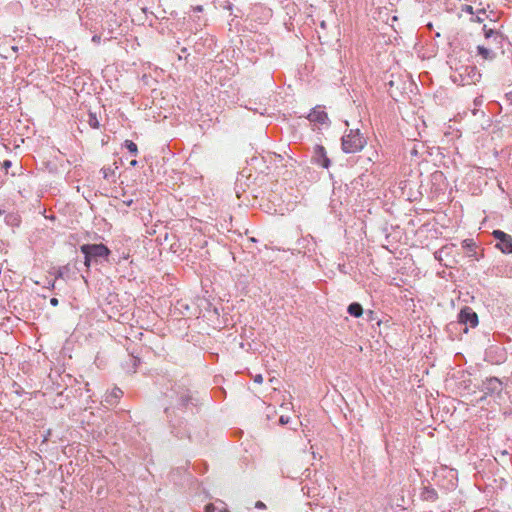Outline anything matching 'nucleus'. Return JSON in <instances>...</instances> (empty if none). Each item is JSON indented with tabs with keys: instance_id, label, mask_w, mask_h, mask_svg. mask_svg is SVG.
I'll return each mask as SVG.
<instances>
[{
	"instance_id": "f257e3e1",
	"label": "nucleus",
	"mask_w": 512,
	"mask_h": 512,
	"mask_svg": "<svg viewBox=\"0 0 512 512\" xmlns=\"http://www.w3.org/2000/svg\"><path fill=\"white\" fill-rule=\"evenodd\" d=\"M164 397L168 402L164 412L167 417L177 415V411L192 410L195 406V399L189 388L183 383L175 382L164 392Z\"/></svg>"
},
{
	"instance_id": "f03ea898",
	"label": "nucleus",
	"mask_w": 512,
	"mask_h": 512,
	"mask_svg": "<svg viewBox=\"0 0 512 512\" xmlns=\"http://www.w3.org/2000/svg\"><path fill=\"white\" fill-rule=\"evenodd\" d=\"M80 252L84 256V265L89 269L92 265L109 262L112 254L110 248L103 243H86L80 246Z\"/></svg>"
},
{
	"instance_id": "7ed1b4c3",
	"label": "nucleus",
	"mask_w": 512,
	"mask_h": 512,
	"mask_svg": "<svg viewBox=\"0 0 512 512\" xmlns=\"http://www.w3.org/2000/svg\"><path fill=\"white\" fill-rule=\"evenodd\" d=\"M451 79L457 85L476 84L481 79V73L476 65H461L455 68Z\"/></svg>"
},
{
	"instance_id": "20e7f679",
	"label": "nucleus",
	"mask_w": 512,
	"mask_h": 512,
	"mask_svg": "<svg viewBox=\"0 0 512 512\" xmlns=\"http://www.w3.org/2000/svg\"><path fill=\"white\" fill-rule=\"evenodd\" d=\"M366 143V139L359 129H350L341 138V148L347 154L361 151Z\"/></svg>"
},
{
	"instance_id": "39448f33",
	"label": "nucleus",
	"mask_w": 512,
	"mask_h": 512,
	"mask_svg": "<svg viewBox=\"0 0 512 512\" xmlns=\"http://www.w3.org/2000/svg\"><path fill=\"white\" fill-rule=\"evenodd\" d=\"M167 418L170 424L171 433L175 437L178 439L188 438L192 440L190 430L182 418L178 417L177 415Z\"/></svg>"
},
{
	"instance_id": "423d86ee",
	"label": "nucleus",
	"mask_w": 512,
	"mask_h": 512,
	"mask_svg": "<svg viewBox=\"0 0 512 512\" xmlns=\"http://www.w3.org/2000/svg\"><path fill=\"white\" fill-rule=\"evenodd\" d=\"M457 319L458 324L465 325V332L468 331V327L475 328L479 324L477 313L469 306L460 309Z\"/></svg>"
},
{
	"instance_id": "0eeeda50",
	"label": "nucleus",
	"mask_w": 512,
	"mask_h": 512,
	"mask_svg": "<svg viewBox=\"0 0 512 512\" xmlns=\"http://www.w3.org/2000/svg\"><path fill=\"white\" fill-rule=\"evenodd\" d=\"M492 236L497 241L495 247L504 254H512V236L502 230H494Z\"/></svg>"
},
{
	"instance_id": "6e6552de",
	"label": "nucleus",
	"mask_w": 512,
	"mask_h": 512,
	"mask_svg": "<svg viewBox=\"0 0 512 512\" xmlns=\"http://www.w3.org/2000/svg\"><path fill=\"white\" fill-rule=\"evenodd\" d=\"M503 388L504 384L501 379L497 377H488L482 382L480 390L483 391L486 395L500 396Z\"/></svg>"
},
{
	"instance_id": "1a4fd4ad",
	"label": "nucleus",
	"mask_w": 512,
	"mask_h": 512,
	"mask_svg": "<svg viewBox=\"0 0 512 512\" xmlns=\"http://www.w3.org/2000/svg\"><path fill=\"white\" fill-rule=\"evenodd\" d=\"M306 118L310 122L319 125H325L327 127L331 125V121L328 117V114L324 111V106L322 105H316L315 107H313Z\"/></svg>"
},
{
	"instance_id": "9d476101",
	"label": "nucleus",
	"mask_w": 512,
	"mask_h": 512,
	"mask_svg": "<svg viewBox=\"0 0 512 512\" xmlns=\"http://www.w3.org/2000/svg\"><path fill=\"white\" fill-rule=\"evenodd\" d=\"M312 163L328 169L331 166V160L327 156V151L323 145L316 144L313 148Z\"/></svg>"
},
{
	"instance_id": "9b49d317",
	"label": "nucleus",
	"mask_w": 512,
	"mask_h": 512,
	"mask_svg": "<svg viewBox=\"0 0 512 512\" xmlns=\"http://www.w3.org/2000/svg\"><path fill=\"white\" fill-rule=\"evenodd\" d=\"M461 247L464 251V253L466 254L467 257L469 258H472V259H475V260H479L480 257H482L483 255L482 254H479L477 249H478V246L476 244V242L473 240V239H464L462 242H461Z\"/></svg>"
},
{
	"instance_id": "f8f14e48",
	"label": "nucleus",
	"mask_w": 512,
	"mask_h": 512,
	"mask_svg": "<svg viewBox=\"0 0 512 512\" xmlns=\"http://www.w3.org/2000/svg\"><path fill=\"white\" fill-rule=\"evenodd\" d=\"M420 499L435 502L438 499V492L432 486H424L420 492Z\"/></svg>"
},
{
	"instance_id": "ddd939ff",
	"label": "nucleus",
	"mask_w": 512,
	"mask_h": 512,
	"mask_svg": "<svg viewBox=\"0 0 512 512\" xmlns=\"http://www.w3.org/2000/svg\"><path fill=\"white\" fill-rule=\"evenodd\" d=\"M123 396V391L115 387L112 389V391L108 394H106L104 398V402L109 406H114L118 403L119 399Z\"/></svg>"
},
{
	"instance_id": "4468645a",
	"label": "nucleus",
	"mask_w": 512,
	"mask_h": 512,
	"mask_svg": "<svg viewBox=\"0 0 512 512\" xmlns=\"http://www.w3.org/2000/svg\"><path fill=\"white\" fill-rule=\"evenodd\" d=\"M347 313L355 318H359L363 315L364 310L359 302H352L347 307Z\"/></svg>"
},
{
	"instance_id": "2eb2a0df",
	"label": "nucleus",
	"mask_w": 512,
	"mask_h": 512,
	"mask_svg": "<svg viewBox=\"0 0 512 512\" xmlns=\"http://www.w3.org/2000/svg\"><path fill=\"white\" fill-rule=\"evenodd\" d=\"M477 54L484 60H493L496 57V53L485 46L479 45L477 46Z\"/></svg>"
},
{
	"instance_id": "dca6fc26",
	"label": "nucleus",
	"mask_w": 512,
	"mask_h": 512,
	"mask_svg": "<svg viewBox=\"0 0 512 512\" xmlns=\"http://www.w3.org/2000/svg\"><path fill=\"white\" fill-rule=\"evenodd\" d=\"M483 31H484L485 38L488 40H490V39L504 40L505 39V37L502 33H500L499 31H497L495 29L487 28L486 25L483 26Z\"/></svg>"
},
{
	"instance_id": "f3484780",
	"label": "nucleus",
	"mask_w": 512,
	"mask_h": 512,
	"mask_svg": "<svg viewBox=\"0 0 512 512\" xmlns=\"http://www.w3.org/2000/svg\"><path fill=\"white\" fill-rule=\"evenodd\" d=\"M122 146L124 148H126L132 156H137L138 147H137L136 143H134L132 140H128V139L125 140L124 143L122 144Z\"/></svg>"
},
{
	"instance_id": "a211bd4d",
	"label": "nucleus",
	"mask_w": 512,
	"mask_h": 512,
	"mask_svg": "<svg viewBox=\"0 0 512 512\" xmlns=\"http://www.w3.org/2000/svg\"><path fill=\"white\" fill-rule=\"evenodd\" d=\"M87 122L93 129H98L100 127V122L95 112L89 111Z\"/></svg>"
},
{
	"instance_id": "6ab92c4d",
	"label": "nucleus",
	"mask_w": 512,
	"mask_h": 512,
	"mask_svg": "<svg viewBox=\"0 0 512 512\" xmlns=\"http://www.w3.org/2000/svg\"><path fill=\"white\" fill-rule=\"evenodd\" d=\"M101 172L103 174V178L106 179V180H109L111 182H115V170L112 169L111 167H103L101 169Z\"/></svg>"
},
{
	"instance_id": "aec40b11",
	"label": "nucleus",
	"mask_w": 512,
	"mask_h": 512,
	"mask_svg": "<svg viewBox=\"0 0 512 512\" xmlns=\"http://www.w3.org/2000/svg\"><path fill=\"white\" fill-rule=\"evenodd\" d=\"M12 167V161L11 160H4L2 162V169L4 170L5 174L6 175H11L12 177H15L16 176V172L15 171H12V172H9V169Z\"/></svg>"
},
{
	"instance_id": "412c9836",
	"label": "nucleus",
	"mask_w": 512,
	"mask_h": 512,
	"mask_svg": "<svg viewBox=\"0 0 512 512\" xmlns=\"http://www.w3.org/2000/svg\"><path fill=\"white\" fill-rule=\"evenodd\" d=\"M206 311H208L209 313H213L214 315L216 316H219L220 315V311L218 309V307H216L215 305H213L212 303L210 302H207V307H205Z\"/></svg>"
},
{
	"instance_id": "4be33fe9",
	"label": "nucleus",
	"mask_w": 512,
	"mask_h": 512,
	"mask_svg": "<svg viewBox=\"0 0 512 512\" xmlns=\"http://www.w3.org/2000/svg\"><path fill=\"white\" fill-rule=\"evenodd\" d=\"M206 311H208L209 313H213L214 315L216 316H219L220 315V311L218 309V307H216L215 305H213L212 303L210 302H207V307H205Z\"/></svg>"
},
{
	"instance_id": "5701e85b",
	"label": "nucleus",
	"mask_w": 512,
	"mask_h": 512,
	"mask_svg": "<svg viewBox=\"0 0 512 512\" xmlns=\"http://www.w3.org/2000/svg\"><path fill=\"white\" fill-rule=\"evenodd\" d=\"M206 311H208L209 313H213L214 315L216 316H219L220 315V311L218 309V307H216L215 305H213L212 303L210 302H207V307H205Z\"/></svg>"
},
{
	"instance_id": "b1692460",
	"label": "nucleus",
	"mask_w": 512,
	"mask_h": 512,
	"mask_svg": "<svg viewBox=\"0 0 512 512\" xmlns=\"http://www.w3.org/2000/svg\"><path fill=\"white\" fill-rule=\"evenodd\" d=\"M486 13V10L485 9H479L477 11V16L475 19H473V21L477 22V23H482L484 21V19L481 17V15L485 14Z\"/></svg>"
},
{
	"instance_id": "393cba45",
	"label": "nucleus",
	"mask_w": 512,
	"mask_h": 512,
	"mask_svg": "<svg viewBox=\"0 0 512 512\" xmlns=\"http://www.w3.org/2000/svg\"><path fill=\"white\" fill-rule=\"evenodd\" d=\"M461 10H462V12H465L467 14H471V15L474 14V8L471 5L465 4L462 6Z\"/></svg>"
},
{
	"instance_id": "a878e982",
	"label": "nucleus",
	"mask_w": 512,
	"mask_h": 512,
	"mask_svg": "<svg viewBox=\"0 0 512 512\" xmlns=\"http://www.w3.org/2000/svg\"><path fill=\"white\" fill-rule=\"evenodd\" d=\"M219 5L227 10H232V7H233V4L231 2H229L228 0H224L223 2H220Z\"/></svg>"
},
{
	"instance_id": "bb28decb",
	"label": "nucleus",
	"mask_w": 512,
	"mask_h": 512,
	"mask_svg": "<svg viewBox=\"0 0 512 512\" xmlns=\"http://www.w3.org/2000/svg\"><path fill=\"white\" fill-rule=\"evenodd\" d=\"M505 101L509 106H512V91L505 94Z\"/></svg>"
},
{
	"instance_id": "cd10ccee",
	"label": "nucleus",
	"mask_w": 512,
	"mask_h": 512,
	"mask_svg": "<svg viewBox=\"0 0 512 512\" xmlns=\"http://www.w3.org/2000/svg\"><path fill=\"white\" fill-rule=\"evenodd\" d=\"M366 316H367V321H373L375 320V312L372 311V310H368L366 312Z\"/></svg>"
},
{
	"instance_id": "c85d7f7f",
	"label": "nucleus",
	"mask_w": 512,
	"mask_h": 512,
	"mask_svg": "<svg viewBox=\"0 0 512 512\" xmlns=\"http://www.w3.org/2000/svg\"><path fill=\"white\" fill-rule=\"evenodd\" d=\"M288 422H289V417H287V416H281V417L279 418V423H280L281 425H285V424H287Z\"/></svg>"
},
{
	"instance_id": "c756f323",
	"label": "nucleus",
	"mask_w": 512,
	"mask_h": 512,
	"mask_svg": "<svg viewBox=\"0 0 512 512\" xmlns=\"http://www.w3.org/2000/svg\"><path fill=\"white\" fill-rule=\"evenodd\" d=\"M215 511V506L213 504H207L205 506V512H214Z\"/></svg>"
},
{
	"instance_id": "7c9ffc66",
	"label": "nucleus",
	"mask_w": 512,
	"mask_h": 512,
	"mask_svg": "<svg viewBox=\"0 0 512 512\" xmlns=\"http://www.w3.org/2000/svg\"><path fill=\"white\" fill-rule=\"evenodd\" d=\"M100 41H101V36L100 35H97V34L93 35V37H92V42L93 43L99 44Z\"/></svg>"
},
{
	"instance_id": "2f4dec72",
	"label": "nucleus",
	"mask_w": 512,
	"mask_h": 512,
	"mask_svg": "<svg viewBox=\"0 0 512 512\" xmlns=\"http://www.w3.org/2000/svg\"><path fill=\"white\" fill-rule=\"evenodd\" d=\"M255 508H257V509H264V508H266V505L262 501H257L255 503Z\"/></svg>"
},
{
	"instance_id": "473e14b6",
	"label": "nucleus",
	"mask_w": 512,
	"mask_h": 512,
	"mask_svg": "<svg viewBox=\"0 0 512 512\" xmlns=\"http://www.w3.org/2000/svg\"><path fill=\"white\" fill-rule=\"evenodd\" d=\"M50 304H51L52 306L56 307V306H58V304H59V300H58L56 297H52V298L50 299Z\"/></svg>"
},
{
	"instance_id": "72a5a7b5",
	"label": "nucleus",
	"mask_w": 512,
	"mask_h": 512,
	"mask_svg": "<svg viewBox=\"0 0 512 512\" xmlns=\"http://www.w3.org/2000/svg\"><path fill=\"white\" fill-rule=\"evenodd\" d=\"M254 382L256 383H262L263 382V376L261 374H257L255 377H254Z\"/></svg>"
},
{
	"instance_id": "f704fd0d",
	"label": "nucleus",
	"mask_w": 512,
	"mask_h": 512,
	"mask_svg": "<svg viewBox=\"0 0 512 512\" xmlns=\"http://www.w3.org/2000/svg\"><path fill=\"white\" fill-rule=\"evenodd\" d=\"M192 11L197 12V13L202 12L203 6H201V5L194 6V7H192Z\"/></svg>"
},
{
	"instance_id": "c9c22d12",
	"label": "nucleus",
	"mask_w": 512,
	"mask_h": 512,
	"mask_svg": "<svg viewBox=\"0 0 512 512\" xmlns=\"http://www.w3.org/2000/svg\"><path fill=\"white\" fill-rule=\"evenodd\" d=\"M482 103H483V100H482V98H481V97H477V98H475V100H474V105H475L476 107H477V106H481V105H482Z\"/></svg>"
},
{
	"instance_id": "e433bc0d",
	"label": "nucleus",
	"mask_w": 512,
	"mask_h": 512,
	"mask_svg": "<svg viewBox=\"0 0 512 512\" xmlns=\"http://www.w3.org/2000/svg\"><path fill=\"white\" fill-rule=\"evenodd\" d=\"M123 203H124L126 206L130 207V206H132V204L134 203V200H133V199H127V200H124V201H123Z\"/></svg>"
},
{
	"instance_id": "4c0bfd02",
	"label": "nucleus",
	"mask_w": 512,
	"mask_h": 512,
	"mask_svg": "<svg viewBox=\"0 0 512 512\" xmlns=\"http://www.w3.org/2000/svg\"><path fill=\"white\" fill-rule=\"evenodd\" d=\"M491 40H492L495 44H500V45H501V44H502V42L504 41V40H500V39H491Z\"/></svg>"
},
{
	"instance_id": "58836bf2",
	"label": "nucleus",
	"mask_w": 512,
	"mask_h": 512,
	"mask_svg": "<svg viewBox=\"0 0 512 512\" xmlns=\"http://www.w3.org/2000/svg\"><path fill=\"white\" fill-rule=\"evenodd\" d=\"M137 164H138V161L135 159L130 162V166H132V167L137 166Z\"/></svg>"
},
{
	"instance_id": "ea45409f",
	"label": "nucleus",
	"mask_w": 512,
	"mask_h": 512,
	"mask_svg": "<svg viewBox=\"0 0 512 512\" xmlns=\"http://www.w3.org/2000/svg\"><path fill=\"white\" fill-rule=\"evenodd\" d=\"M54 284H55V282H54V281H50V282H49V287L54 288Z\"/></svg>"
},
{
	"instance_id": "a19ab883",
	"label": "nucleus",
	"mask_w": 512,
	"mask_h": 512,
	"mask_svg": "<svg viewBox=\"0 0 512 512\" xmlns=\"http://www.w3.org/2000/svg\"><path fill=\"white\" fill-rule=\"evenodd\" d=\"M134 362H140V359H139V358L134 357ZM134 365L136 366V363H134Z\"/></svg>"
},
{
	"instance_id": "79ce46f5",
	"label": "nucleus",
	"mask_w": 512,
	"mask_h": 512,
	"mask_svg": "<svg viewBox=\"0 0 512 512\" xmlns=\"http://www.w3.org/2000/svg\"><path fill=\"white\" fill-rule=\"evenodd\" d=\"M59 277H62V272L61 271L58 272L57 278H59Z\"/></svg>"
},
{
	"instance_id": "37998d69",
	"label": "nucleus",
	"mask_w": 512,
	"mask_h": 512,
	"mask_svg": "<svg viewBox=\"0 0 512 512\" xmlns=\"http://www.w3.org/2000/svg\"><path fill=\"white\" fill-rule=\"evenodd\" d=\"M182 52H183V53H186V52H187V48H183V49H182Z\"/></svg>"
},
{
	"instance_id": "c03bdc74",
	"label": "nucleus",
	"mask_w": 512,
	"mask_h": 512,
	"mask_svg": "<svg viewBox=\"0 0 512 512\" xmlns=\"http://www.w3.org/2000/svg\"><path fill=\"white\" fill-rule=\"evenodd\" d=\"M4 181L0 180V187L3 185Z\"/></svg>"
},
{
	"instance_id": "a18cd8bd",
	"label": "nucleus",
	"mask_w": 512,
	"mask_h": 512,
	"mask_svg": "<svg viewBox=\"0 0 512 512\" xmlns=\"http://www.w3.org/2000/svg\"><path fill=\"white\" fill-rule=\"evenodd\" d=\"M2 214H3V210H2V209H0V215H2Z\"/></svg>"
}]
</instances>
